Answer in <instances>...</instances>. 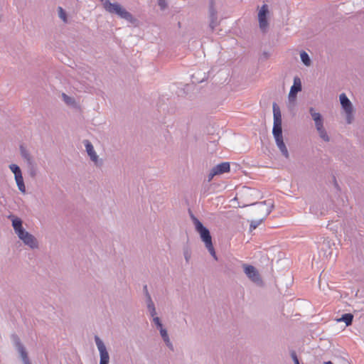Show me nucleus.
Returning a JSON list of instances; mask_svg holds the SVG:
<instances>
[{
    "instance_id": "obj_37",
    "label": "nucleus",
    "mask_w": 364,
    "mask_h": 364,
    "mask_svg": "<svg viewBox=\"0 0 364 364\" xmlns=\"http://www.w3.org/2000/svg\"><path fill=\"white\" fill-rule=\"evenodd\" d=\"M263 55L266 58L269 57V54L267 52H264Z\"/></svg>"
},
{
    "instance_id": "obj_19",
    "label": "nucleus",
    "mask_w": 364,
    "mask_h": 364,
    "mask_svg": "<svg viewBox=\"0 0 364 364\" xmlns=\"http://www.w3.org/2000/svg\"><path fill=\"white\" fill-rule=\"evenodd\" d=\"M16 185L18 186V190L23 193H26V186L23 181V176H17L16 177H14Z\"/></svg>"
},
{
    "instance_id": "obj_13",
    "label": "nucleus",
    "mask_w": 364,
    "mask_h": 364,
    "mask_svg": "<svg viewBox=\"0 0 364 364\" xmlns=\"http://www.w3.org/2000/svg\"><path fill=\"white\" fill-rule=\"evenodd\" d=\"M301 90V83L299 77H295L294 80V85L291 86L289 94V101H293L296 97V94Z\"/></svg>"
},
{
    "instance_id": "obj_32",
    "label": "nucleus",
    "mask_w": 364,
    "mask_h": 364,
    "mask_svg": "<svg viewBox=\"0 0 364 364\" xmlns=\"http://www.w3.org/2000/svg\"><path fill=\"white\" fill-rule=\"evenodd\" d=\"M143 291H144V294L145 295V297L146 296H148L150 295L149 291H148V287H147V285H144V287H143Z\"/></svg>"
},
{
    "instance_id": "obj_1",
    "label": "nucleus",
    "mask_w": 364,
    "mask_h": 364,
    "mask_svg": "<svg viewBox=\"0 0 364 364\" xmlns=\"http://www.w3.org/2000/svg\"><path fill=\"white\" fill-rule=\"evenodd\" d=\"M8 218L11 221L14 230L19 240L30 248L37 249L38 247L37 239L24 229L22 220L13 214L9 215Z\"/></svg>"
},
{
    "instance_id": "obj_3",
    "label": "nucleus",
    "mask_w": 364,
    "mask_h": 364,
    "mask_svg": "<svg viewBox=\"0 0 364 364\" xmlns=\"http://www.w3.org/2000/svg\"><path fill=\"white\" fill-rule=\"evenodd\" d=\"M104 9L109 14H114L120 18L127 20L129 22H132L134 20L133 16L124 9L120 4L117 3H111L109 0H101Z\"/></svg>"
},
{
    "instance_id": "obj_30",
    "label": "nucleus",
    "mask_w": 364,
    "mask_h": 364,
    "mask_svg": "<svg viewBox=\"0 0 364 364\" xmlns=\"http://www.w3.org/2000/svg\"><path fill=\"white\" fill-rule=\"evenodd\" d=\"M148 311H149V313L150 316L152 318V319H153L154 317H157V316H156V308H155V309H151V310H149Z\"/></svg>"
},
{
    "instance_id": "obj_21",
    "label": "nucleus",
    "mask_w": 364,
    "mask_h": 364,
    "mask_svg": "<svg viewBox=\"0 0 364 364\" xmlns=\"http://www.w3.org/2000/svg\"><path fill=\"white\" fill-rule=\"evenodd\" d=\"M317 132H318L319 136L325 141H329L330 138L325 130L323 125L316 128Z\"/></svg>"
},
{
    "instance_id": "obj_38",
    "label": "nucleus",
    "mask_w": 364,
    "mask_h": 364,
    "mask_svg": "<svg viewBox=\"0 0 364 364\" xmlns=\"http://www.w3.org/2000/svg\"><path fill=\"white\" fill-rule=\"evenodd\" d=\"M324 364H333L331 361L324 362Z\"/></svg>"
},
{
    "instance_id": "obj_5",
    "label": "nucleus",
    "mask_w": 364,
    "mask_h": 364,
    "mask_svg": "<svg viewBox=\"0 0 364 364\" xmlns=\"http://www.w3.org/2000/svg\"><path fill=\"white\" fill-rule=\"evenodd\" d=\"M11 341H12L14 347L16 348V349L20 354V356L21 358V360H22L23 364H31L29 360L28 353L26 350V348L23 346V345L21 343L19 337L16 334L14 333L11 336Z\"/></svg>"
},
{
    "instance_id": "obj_29",
    "label": "nucleus",
    "mask_w": 364,
    "mask_h": 364,
    "mask_svg": "<svg viewBox=\"0 0 364 364\" xmlns=\"http://www.w3.org/2000/svg\"><path fill=\"white\" fill-rule=\"evenodd\" d=\"M291 356L295 364H299V359H298L297 355L294 351H292L291 353Z\"/></svg>"
},
{
    "instance_id": "obj_18",
    "label": "nucleus",
    "mask_w": 364,
    "mask_h": 364,
    "mask_svg": "<svg viewBox=\"0 0 364 364\" xmlns=\"http://www.w3.org/2000/svg\"><path fill=\"white\" fill-rule=\"evenodd\" d=\"M276 144L280 150L282 154L287 159L289 158V152L284 142L283 137L275 139Z\"/></svg>"
},
{
    "instance_id": "obj_2",
    "label": "nucleus",
    "mask_w": 364,
    "mask_h": 364,
    "mask_svg": "<svg viewBox=\"0 0 364 364\" xmlns=\"http://www.w3.org/2000/svg\"><path fill=\"white\" fill-rule=\"evenodd\" d=\"M193 223L195 226V229L200 235V237L202 241L205 243V247L208 249L210 254L215 258V259H218L215 249L212 242V237L210 235V232L209 230L205 228L202 223L196 218L195 216H191Z\"/></svg>"
},
{
    "instance_id": "obj_14",
    "label": "nucleus",
    "mask_w": 364,
    "mask_h": 364,
    "mask_svg": "<svg viewBox=\"0 0 364 364\" xmlns=\"http://www.w3.org/2000/svg\"><path fill=\"white\" fill-rule=\"evenodd\" d=\"M84 144H85V146L86 149V151H87L88 156H90V159L93 162L97 164V161H98V156L96 154L92 143L88 140H85L84 141Z\"/></svg>"
},
{
    "instance_id": "obj_12",
    "label": "nucleus",
    "mask_w": 364,
    "mask_h": 364,
    "mask_svg": "<svg viewBox=\"0 0 364 364\" xmlns=\"http://www.w3.org/2000/svg\"><path fill=\"white\" fill-rule=\"evenodd\" d=\"M20 154L23 160L26 162L29 168H33L36 166V163L31 152L23 146H20Z\"/></svg>"
},
{
    "instance_id": "obj_31",
    "label": "nucleus",
    "mask_w": 364,
    "mask_h": 364,
    "mask_svg": "<svg viewBox=\"0 0 364 364\" xmlns=\"http://www.w3.org/2000/svg\"><path fill=\"white\" fill-rule=\"evenodd\" d=\"M216 175H218V174L215 173V169L213 168L210 173L208 175V181H211L213 179V178Z\"/></svg>"
},
{
    "instance_id": "obj_25",
    "label": "nucleus",
    "mask_w": 364,
    "mask_h": 364,
    "mask_svg": "<svg viewBox=\"0 0 364 364\" xmlns=\"http://www.w3.org/2000/svg\"><path fill=\"white\" fill-rule=\"evenodd\" d=\"M152 321L159 331L164 328L163 324L159 317H154L152 319Z\"/></svg>"
},
{
    "instance_id": "obj_11",
    "label": "nucleus",
    "mask_w": 364,
    "mask_h": 364,
    "mask_svg": "<svg viewBox=\"0 0 364 364\" xmlns=\"http://www.w3.org/2000/svg\"><path fill=\"white\" fill-rule=\"evenodd\" d=\"M214 6H215L214 0H210L209 2V18H210L209 26L212 31H213L214 28L218 25L217 11L215 10Z\"/></svg>"
},
{
    "instance_id": "obj_23",
    "label": "nucleus",
    "mask_w": 364,
    "mask_h": 364,
    "mask_svg": "<svg viewBox=\"0 0 364 364\" xmlns=\"http://www.w3.org/2000/svg\"><path fill=\"white\" fill-rule=\"evenodd\" d=\"M9 168L12 171V173L14 174V177H16L17 176L22 175L21 170L18 165L12 164L11 165H9Z\"/></svg>"
},
{
    "instance_id": "obj_15",
    "label": "nucleus",
    "mask_w": 364,
    "mask_h": 364,
    "mask_svg": "<svg viewBox=\"0 0 364 364\" xmlns=\"http://www.w3.org/2000/svg\"><path fill=\"white\" fill-rule=\"evenodd\" d=\"M309 113L315 122L316 128L323 125V120L320 113L316 112L313 107L309 108Z\"/></svg>"
},
{
    "instance_id": "obj_26",
    "label": "nucleus",
    "mask_w": 364,
    "mask_h": 364,
    "mask_svg": "<svg viewBox=\"0 0 364 364\" xmlns=\"http://www.w3.org/2000/svg\"><path fill=\"white\" fill-rule=\"evenodd\" d=\"M63 98L64 101L65 102V103L68 105H71L74 102V100L72 97L68 96L65 93L63 94Z\"/></svg>"
},
{
    "instance_id": "obj_8",
    "label": "nucleus",
    "mask_w": 364,
    "mask_h": 364,
    "mask_svg": "<svg viewBox=\"0 0 364 364\" xmlns=\"http://www.w3.org/2000/svg\"><path fill=\"white\" fill-rule=\"evenodd\" d=\"M269 14V7L267 4H264L258 12V21L259 28L263 33L267 32L269 28V22L267 16Z\"/></svg>"
},
{
    "instance_id": "obj_20",
    "label": "nucleus",
    "mask_w": 364,
    "mask_h": 364,
    "mask_svg": "<svg viewBox=\"0 0 364 364\" xmlns=\"http://www.w3.org/2000/svg\"><path fill=\"white\" fill-rule=\"evenodd\" d=\"M353 319V316L351 314H343L341 318L338 319V321H343L346 323V326L351 325Z\"/></svg>"
},
{
    "instance_id": "obj_33",
    "label": "nucleus",
    "mask_w": 364,
    "mask_h": 364,
    "mask_svg": "<svg viewBox=\"0 0 364 364\" xmlns=\"http://www.w3.org/2000/svg\"><path fill=\"white\" fill-rule=\"evenodd\" d=\"M154 303L152 299H151V295L148 296H146V305H148V304H152Z\"/></svg>"
},
{
    "instance_id": "obj_9",
    "label": "nucleus",
    "mask_w": 364,
    "mask_h": 364,
    "mask_svg": "<svg viewBox=\"0 0 364 364\" xmlns=\"http://www.w3.org/2000/svg\"><path fill=\"white\" fill-rule=\"evenodd\" d=\"M95 341L100 353V364H109V355L105 345L97 336H95Z\"/></svg>"
},
{
    "instance_id": "obj_34",
    "label": "nucleus",
    "mask_w": 364,
    "mask_h": 364,
    "mask_svg": "<svg viewBox=\"0 0 364 364\" xmlns=\"http://www.w3.org/2000/svg\"><path fill=\"white\" fill-rule=\"evenodd\" d=\"M146 308H147V310H151V309H155V304L154 303H152V304H148V305H146Z\"/></svg>"
},
{
    "instance_id": "obj_22",
    "label": "nucleus",
    "mask_w": 364,
    "mask_h": 364,
    "mask_svg": "<svg viewBox=\"0 0 364 364\" xmlns=\"http://www.w3.org/2000/svg\"><path fill=\"white\" fill-rule=\"evenodd\" d=\"M300 57H301V60L302 63L305 65L309 66L311 65V60H310V58L306 52L302 51L300 53Z\"/></svg>"
},
{
    "instance_id": "obj_28",
    "label": "nucleus",
    "mask_w": 364,
    "mask_h": 364,
    "mask_svg": "<svg viewBox=\"0 0 364 364\" xmlns=\"http://www.w3.org/2000/svg\"><path fill=\"white\" fill-rule=\"evenodd\" d=\"M262 221V219L259 221H252L250 224V228L251 229H255L257 228V226L261 223Z\"/></svg>"
},
{
    "instance_id": "obj_35",
    "label": "nucleus",
    "mask_w": 364,
    "mask_h": 364,
    "mask_svg": "<svg viewBox=\"0 0 364 364\" xmlns=\"http://www.w3.org/2000/svg\"><path fill=\"white\" fill-rule=\"evenodd\" d=\"M30 170H31V175L34 176L36 174L34 167L33 168H30Z\"/></svg>"
},
{
    "instance_id": "obj_16",
    "label": "nucleus",
    "mask_w": 364,
    "mask_h": 364,
    "mask_svg": "<svg viewBox=\"0 0 364 364\" xmlns=\"http://www.w3.org/2000/svg\"><path fill=\"white\" fill-rule=\"evenodd\" d=\"M159 332H160V335H161L164 342L165 343L166 346L171 350L173 351V350H174L173 345L169 338L167 330L166 328H163L159 331Z\"/></svg>"
},
{
    "instance_id": "obj_10",
    "label": "nucleus",
    "mask_w": 364,
    "mask_h": 364,
    "mask_svg": "<svg viewBox=\"0 0 364 364\" xmlns=\"http://www.w3.org/2000/svg\"><path fill=\"white\" fill-rule=\"evenodd\" d=\"M340 102L343 109L345 110L347 115V122L348 124L351 123V116L353 113V106L352 103L346 94L342 93L340 97Z\"/></svg>"
},
{
    "instance_id": "obj_24",
    "label": "nucleus",
    "mask_w": 364,
    "mask_h": 364,
    "mask_svg": "<svg viewBox=\"0 0 364 364\" xmlns=\"http://www.w3.org/2000/svg\"><path fill=\"white\" fill-rule=\"evenodd\" d=\"M58 16L63 21V22L66 23L68 21L67 20V14H66V12L65 11V10L59 6L58 8Z\"/></svg>"
},
{
    "instance_id": "obj_6",
    "label": "nucleus",
    "mask_w": 364,
    "mask_h": 364,
    "mask_svg": "<svg viewBox=\"0 0 364 364\" xmlns=\"http://www.w3.org/2000/svg\"><path fill=\"white\" fill-rule=\"evenodd\" d=\"M11 341H12L14 347L16 348V349L20 354V356L21 358V360H22L23 364H31L29 360L28 353L26 350V348L23 346V345L21 343L19 337L16 334L14 333L11 336Z\"/></svg>"
},
{
    "instance_id": "obj_36",
    "label": "nucleus",
    "mask_w": 364,
    "mask_h": 364,
    "mask_svg": "<svg viewBox=\"0 0 364 364\" xmlns=\"http://www.w3.org/2000/svg\"><path fill=\"white\" fill-rule=\"evenodd\" d=\"M189 257H190V256L188 255V252H186V253H185V259H186V260L187 262H188V259H189Z\"/></svg>"
},
{
    "instance_id": "obj_27",
    "label": "nucleus",
    "mask_w": 364,
    "mask_h": 364,
    "mask_svg": "<svg viewBox=\"0 0 364 364\" xmlns=\"http://www.w3.org/2000/svg\"><path fill=\"white\" fill-rule=\"evenodd\" d=\"M158 5L161 10H164L167 6L166 1V0H159Z\"/></svg>"
},
{
    "instance_id": "obj_17",
    "label": "nucleus",
    "mask_w": 364,
    "mask_h": 364,
    "mask_svg": "<svg viewBox=\"0 0 364 364\" xmlns=\"http://www.w3.org/2000/svg\"><path fill=\"white\" fill-rule=\"evenodd\" d=\"M215 173L223 174L230 171V164L228 162H223L213 167Z\"/></svg>"
},
{
    "instance_id": "obj_4",
    "label": "nucleus",
    "mask_w": 364,
    "mask_h": 364,
    "mask_svg": "<svg viewBox=\"0 0 364 364\" xmlns=\"http://www.w3.org/2000/svg\"><path fill=\"white\" fill-rule=\"evenodd\" d=\"M273 114H274V125L272 129V134L274 139L282 138V114L279 107L276 103L273 104Z\"/></svg>"
},
{
    "instance_id": "obj_7",
    "label": "nucleus",
    "mask_w": 364,
    "mask_h": 364,
    "mask_svg": "<svg viewBox=\"0 0 364 364\" xmlns=\"http://www.w3.org/2000/svg\"><path fill=\"white\" fill-rule=\"evenodd\" d=\"M243 269L247 277L255 284L262 286L263 284L262 279L257 270V269L250 264H243Z\"/></svg>"
}]
</instances>
